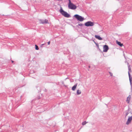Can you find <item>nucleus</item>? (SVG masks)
I'll use <instances>...</instances> for the list:
<instances>
[{
	"mask_svg": "<svg viewBox=\"0 0 132 132\" xmlns=\"http://www.w3.org/2000/svg\"><path fill=\"white\" fill-rule=\"evenodd\" d=\"M11 61L12 63H13L14 62V61H13L12 60Z\"/></svg>",
	"mask_w": 132,
	"mask_h": 132,
	"instance_id": "6ab92c4d",
	"label": "nucleus"
},
{
	"mask_svg": "<svg viewBox=\"0 0 132 132\" xmlns=\"http://www.w3.org/2000/svg\"><path fill=\"white\" fill-rule=\"evenodd\" d=\"M73 17L78 20L80 22L83 21L84 20V17L78 14H75L74 15Z\"/></svg>",
	"mask_w": 132,
	"mask_h": 132,
	"instance_id": "20e7f679",
	"label": "nucleus"
},
{
	"mask_svg": "<svg viewBox=\"0 0 132 132\" xmlns=\"http://www.w3.org/2000/svg\"><path fill=\"white\" fill-rule=\"evenodd\" d=\"M108 49L109 47L108 46L106 45H105L104 46L103 52H107Z\"/></svg>",
	"mask_w": 132,
	"mask_h": 132,
	"instance_id": "0eeeda50",
	"label": "nucleus"
},
{
	"mask_svg": "<svg viewBox=\"0 0 132 132\" xmlns=\"http://www.w3.org/2000/svg\"><path fill=\"white\" fill-rule=\"evenodd\" d=\"M77 84H76L73 87H72V89L73 90H75L77 86Z\"/></svg>",
	"mask_w": 132,
	"mask_h": 132,
	"instance_id": "f8f14e48",
	"label": "nucleus"
},
{
	"mask_svg": "<svg viewBox=\"0 0 132 132\" xmlns=\"http://www.w3.org/2000/svg\"><path fill=\"white\" fill-rule=\"evenodd\" d=\"M90 66H89V68H90Z\"/></svg>",
	"mask_w": 132,
	"mask_h": 132,
	"instance_id": "412c9836",
	"label": "nucleus"
},
{
	"mask_svg": "<svg viewBox=\"0 0 132 132\" xmlns=\"http://www.w3.org/2000/svg\"><path fill=\"white\" fill-rule=\"evenodd\" d=\"M81 92L79 90H78L77 92V95H79L81 94Z\"/></svg>",
	"mask_w": 132,
	"mask_h": 132,
	"instance_id": "ddd939ff",
	"label": "nucleus"
},
{
	"mask_svg": "<svg viewBox=\"0 0 132 132\" xmlns=\"http://www.w3.org/2000/svg\"><path fill=\"white\" fill-rule=\"evenodd\" d=\"M111 76H112V74H111Z\"/></svg>",
	"mask_w": 132,
	"mask_h": 132,
	"instance_id": "aec40b11",
	"label": "nucleus"
},
{
	"mask_svg": "<svg viewBox=\"0 0 132 132\" xmlns=\"http://www.w3.org/2000/svg\"><path fill=\"white\" fill-rule=\"evenodd\" d=\"M50 41H49L48 42V45H49L50 44Z\"/></svg>",
	"mask_w": 132,
	"mask_h": 132,
	"instance_id": "a211bd4d",
	"label": "nucleus"
},
{
	"mask_svg": "<svg viewBox=\"0 0 132 132\" xmlns=\"http://www.w3.org/2000/svg\"><path fill=\"white\" fill-rule=\"evenodd\" d=\"M95 37L96 38L98 39L99 40H101L102 39V38L101 37L99 36L95 35Z\"/></svg>",
	"mask_w": 132,
	"mask_h": 132,
	"instance_id": "1a4fd4ad",
	"label": "nucleus"
},
{
	"mask_svg": "<svg viewBox=\"0 0 132 132\" xmlns=\"http://www.w3.org/2000/svg\"><path fill=\"white\" fill-rule=\"evenodd\" d=\"M88 122H87L86 121H84L82 123V124L83 125H85Z\"/></svg>",
	"mask_w": 132,
	"mask_h": 132,
	"instance_id": "4468645a",
	"label": "nucleus"
},
{
	"mask_svg": "<svg viewBox=\"0 0 132 132\" xmlns=\"http://www.w3.org/2000/svg\"><path fill=\"white\" fill-rule=\"evenodd\" d=\"M83 25V24H81V23H80V24H78V25L77 26L78 27V26H82Z\"/></svg>",
	"mask_w": 132,
	"mask_h": 132,
	"instance_id": "dca6fc26",
	"label": "nucleus"
},
{
	"mask_svg": "<svg viewBox=\"0 0 132 132\" xmlns=\"http://www.w3.org/2000/svg\"><path fill=\"white\" fill-rule=\"evenodd\" d=\"M116 42L117 44L120 46L122 47V46H123V44L121 43V42H118L117 40L116 41Z\"/></svg>",
	"mask_w": 132,
	"mask_h": 132,
	"instance_id": "9d476101",
	"label": "nucleus"
},
{
	"mask_svg": "<svg viewBox=\"0 0 132 132\" xmlns=\"http://www.w3.org/2000/svg\"><path fill=\"white\" fill-rule=\"evenodd\" d=\"M44 45V44H42V45Z\"/></svg>",
	"mask_w": 132,
	"mask_h": 132,
	"instance_id": "4be33fe9",
	"label": "nucleus"
},
{
	"mask_svg": "<svg viewBox=\"0 0 132 132\" xmlns=\"http://www.w3.org/2000/svg\"><path fill=\"white\" fill-rule=\"evenodd\" d=\"M39 21H40V23H42V24H45L47 23H48V20L47 19L45 20H39Z\"/></svg>",
	"mask_w": 132,
	"mask_h": 132,
	"instance_id": "423d86ee",
	"label": "nucleus"
},
{
	"mask_svg": "<svg viewBox=\"0 0 132 132\" xmlns=\"http://www.w3.org/2000/svg\"><path fill=\"white\" fill-rule=\"evenodd\" d=\"M60 13L64 16L66 18H69L70 17V15L67 12L64 11L62 9V7H61V9L60 10Z\"/></svg>",
	"mask_w": 132,
	"mask_h": 132,
	"instance_id": "f257e3e1",
	"label": "nucleus"
},
{
	"mask_svg": "<svg viewBox=\"0 0 132 132\" xmlns=\"http://www.w3.org/2000/svg\"><path fill=\"white\" fill-rule=\"evenodd\" d=\"M85 25L87 27L92 26L94 25V23L91 21H88L85 23Z\"/></svg>",
	"mask_w": 132,
	"mask_h": 132,
	"instance_id": "39448f33",
	"label": "nucleus"
},
{
	"mask_svg": "<svg viewBox=\"0 0 132 132\" xmlns=\"http://www.w3.org/2000/svg\"><path fill=\"white\" fill-rule=\"evenodd\" d=\"M35 49L37 50H38L39 49L38 46L36 45H35Z\"/></svg>",
	"mask_w": 132,
	"mask_h": 132,
	"instance_id": "2eb2a0df",
	"label": "nucleus"
},
{
	"mask_svg": "<svg viewBox=\"0 0 132 132\" xmlns=\"http://www.w3.org/2000/svg\"><path fill=\"white\" fill-rule=\"evenodd\" d=\"M128 114V112H127V113H126V115H125L126 117L127 116Z\"/></svg>",
	"mask_w": 132,
	"mask_h": 132,
	"instance_id": "f3484780",
	"label": "nucleus"
},
{
	"mask_svg": "<svg viewBox=\"0 0 132 132\" xmlns=\"http://www.w3.org/2000/svg\"><path fill=\"white\" fill-rule=\"evenodd\" d=\"M128 74L129 78V80L130 81V85L131 86V91L132 92V77H131V76L130 73V72H131V68L130 67V66L129 65H128Z\"/></svg>",
	"mask_w": 132,
	"mask_h": 132,
	"instance_id": "f03ea898",
	"label": "nucleus"
},
{
	"mask_svg": "<svg viewBox=\"0 0 132 132\" xmlns=\"http://www.w3.org/2000/svg\"><path fill=\"white\" fill-rule=\"evenodd\" d=\"M131 96L129 95L127 97V101L128 103H129L130 100L131 98Z\"/></svg>",
	"mask_w": 132,
	"mask_h": 132,
	"instance_id": "9b49d317",
	"label": "nucleus"
},
{
	"mask_svg": "<svg viewBox=\"0 0 132 132\" xmlns=\"http://www.w3.org/2000/svg\"><path fill=\"white\" fill-rule=\"evenodd\" d=\"M132 120V116L129 117L128 118V120L126 123L127 125H128L129 123L131 122Z\"/></svg>",
	"mask_w": 132,
	"mask_h": 132,
	"instance_id": "6e6552de",
	"label": "nucleus"
},
{
	"mask_svg": "<svg viewBox=\"0 0 132 132\" xmlns=\"http://www.w3.org/2000/svg\"><path fill=\"white\" fill-rule=\"evenodd\" d=\"M69 3L68 4V8L69 9L75 10L76 9L77 7L76 5L72 3L70 0H69Z\"/></svg>",
	"mask_w": 132,
	"mask_h": 132,
	"instance_id": "7ed1b4c3",
	"label": "nucleus"
}]
</instances>
